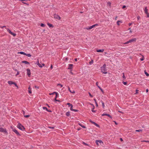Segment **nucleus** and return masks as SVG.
Masks as SVG:
<instances>
[{
    "instance_id": "f257e3e1",
    "label": "nucleus",
    "mask_w": 149,
    "mask_h": 149,
    "mask_svg": "<svg viewBox=\"0 0 149 149\" xmlns=\"http://www.w3.org/2000/svg\"><path fill=\"white\" fill-rule=\"evenodd\" d=\"M106 65L104 64L101 67V70L102 72L104 74L107 73V71L106 69Z\"/></svg>"
},
{
    "instance_id": "f03ea898",
    "label": "nucleus",
    "mask_w": 149,
    "mask_h": 149,
    "mask_svg": "<svg viewBox=\"0 0 149 149\" xmlns=\"http://www.w3.org/2000/svg\"><path fill=\"white\" fill-rule=\"evenodd\" d=\"M17 127L18 128H19L21 130H24L25 129L24 127L20 123L18 124Z\"/></svg>"
},
{
    "instance_id": "7ed1b4c3",
    "label": "nucleus",
    "mask_w": 149,
    "mask_h": 149,
    "mask_svg": "<svg viewBox=\"0 0 149 149\" xmlns=\"http://www.w3.org/2000/svg\"><path fill=\"white\" fill-rule=\"evenodd\" d=\"M136 40V38H134L132 39L129 40L127 41V42H125L124 43V44H127L129 43L132 42H135Z\"/></svg>"
},
{
    "instance_id": "20e7f679",
    "label": "nucleus",
    "mask_w": 149,
    "mask_h": 149,
    "mask_svg": "<svg viewBox=\"0 0 149 149\" xmlns=\"http://www.w3.org/2000/svg\"><path fill=\"white\" fill-rule=\"evenodd\" d=\"M96 144L98 146H99L100 145H101L102 143H103L102 141L98 140H96Z\"/></svg>"
},
{
    "instance_id": "39448f33",
    "label": "nucleus",
    "mask_w": 149,
    "mask_h": 149,
    "mask_svg": "<svg viewBox=\"0 0 149 149\" xmlns=\"http://www.w3.org/2000/svg\"><path fill=\"white\" fill-rule=\"evenodd\" d=\"M0 132H3V133H4L5 134L7 133L6 130L4 128L1 127L0 128Z\"/></svg>"
},
{
    "instance_id": "423d86ee",
    "label": "nucleus",
    "mask_w": 149,
    "mask_h": 149,
    "mask_svg": "<svg viewBox=\"0 0 149 149\" xmlns=\"http://www.w3.org/2000/svg\"><path fill=\"white\" fill-rule=\"evenodd\" d=\"M7 30L8 32L10 33L11 35L13 36H15L16 34L15 33H14L12 32L10 30L8 29H6Z\"/></svg>"
},
{
    "instance_id": "0eeeda50",
    "label": "nucleus",
    "mask_w": 149,
    "mask_h": 149,
    "mask_svg": "<svg viewBox=\"0 0 149 149\" xmlns=\"http://www.w3.org/2000/svg\"><path fill=\"white\" fill-rule=\"evenodd\" d=\"M27 71V74L28 75V77H30L31 74V72L30 70L29 69H27L26 70Z\"/></svg>"
},
{
    "instance_id": "6e6552de",
    "label": "nucleus",
    "mask_w": 149,
    "mask_h": 149,
    "mask_svg": "<svg viewBox=\"0 0 149 149\" xmlns=\"http://www.w3.org/2000/svg\"><path fill=\"white\" fill-rule=\"evenodd\" d=\"M8 84H10V85H12L13 84H14V85H15V86H17V84H16L15 83V82L12 81H8Z\"/></svg>"
},
{
    "instance_id": "1a4fd4ad",
    "label": "nucleus",
    "mask_w": 149,
    "mask_h": 149,
    "mask_svg": "<svg viewBox=\"0 0 149 149\" xmlns=\"http://www.w3.org/2000/svg\"><path fill=\"white\" fill-rule=\"evenodd\" d=\"M54 17L55 18L59 20L60 19H61L60 17L57 15H54Z\"/></svg>"
},
{
    "instance_id": "9d476101",
    "label": "nucleus",
    "mask_w": 149,
    "mask_h": 149,
    "mask_svg": "<svg viewBox=\"0 0 149 149\" xmlns=\"http://www.w3.org/2000/svg\"><path fill=\"white\" fill-rule=\"evenodd\" d=\"M73 65L72 64H69L68 65V69H71L73 68Z\"/></svg>"
},
{
    "instance_id": "9b49d317",
    "label": "nucleus",
    "mask_w": 149,
    "mask_h": 149,
    "mask_svg": "<svg viewBox=\"0 0 149 149\" xmlns=\"http://www.w3.org/2000/svg\"><path fill=\"white\" fill-rule=\"evenodd\" d=\"M90 121L91 123L93 124H94L96 126H97V127H99V125L98 124H97L96 123H95V122L92 121L91 120H90Z\"/></svg>"
},
{
    "instance_id": "f8f14e48",
    "label": "nucleus",
    "mask_w": 149,
    "mask_h": 149,
    "mask_svg": "<svg viewBox=\"0 0 149 149\" xmlns=\"http://www.w3.org/2000/svg\"><path fill=\"white\" fill-rule=\"evenodd\" d=\"M108 116L111 118H112L110 116V115L108 114L103 113L102 115V116Z\"/></svg>"
},
{
    "instance_id": "ddd939ff",
    "label": "nucleus",
    "mask_w": 149,
    "mask_h": 149,
    "mask_svg": "<svg viewBox=\"0 0 149 149\" xmlns=\"http://www.w3.org/2000/svg\"><path fill=\"white\" fill-rule=\"evenodd\" d=\"M13 131L17 134V135L19 134V132L16 129H13Z\"/></svg>"
},
{
    "instance_id": "4468645a",
    "label": "nucleus",
    "mask_w": 149,
    "mask_h": 149,
    "mask_svg": "<svg viewBox=\"0 0 149 149\" xmlns=\"http://www.w3.org/2000/svg\"><path fill=\"white\" fill-rule=\"evenodd\" d=\"M104 51V49H99L97 50V52H103Z\"/></svg>"
},
{
    "instance_id": "2eb2a0df",
    "label": "nucleus",
    "mask_w": 149,
    "mask_h": 149,
    "mask_svg": "<svg viewBox=\"0 0 149 149\" xmlns=\"http://www.w3.org/2000/svg\"><path fill=\"white\" fill-rule=\"evenodd\" d=\"M42 108L43 109L46 110L48 112H51V111H49V110H48L46 107H42Z\"/></svg>"
},
{
    "instance_id": "dca6fc26",
    "label": "nucleus",
    "mask_w": 149,
    "mask_h": 149,
    "mask_svg": "<svg viewBox=\"0 0 149 149\" xmlns=\"http://www.w3.org/2000/svg\"><path fill=\"white\" fill-rule=\"evenodd\" d=\"M68 89L69 91H70V93H75V92L74 91H71V90H70V88L69 87H68Z\"/></svg>"
},
{
    "instance_id": "f3484780",
    "label": "nucleus",
    "mask_w": 149,
    "mask_h": 149,
    "mask_svg": "<svg viewBox=\"0 0 149 149\" xmlns=\"http://www.w3.org/2000/svg\"><path fill=\"white\" fill-rule=\"evenodd\" d=\"M98 26V24H95L91 26V28H93L96 26Z\"/></svg>"
},
{
    "instance_id": "a211bd4d",
    "label": "nucleus",
    "mask_w": 149,
    "mask_h": 149,
    "mask_svg": "<svg viewBox=\"0 0 149 149\" xmlns=\"http://www.w3.org/2000/svg\"><path fill=\"white\" fill-rule=\"evenodd\" d=\"M28 91L29 93H32L30 87L28 88Z\"/></svg>"
},
{
    "instance_id": "6ab92c4d",
    "label": "nucleus",
    "mask_w": 149,
    "mask_h": 149,
    "mask_svg": "<svg viewBox=\"0 0 149 149\" xmlns=\"http://www.w3.org/2000/svg\"><path fill=\"white\" fill-rule=\"evenodd\" d=\"M58 93H56V96L55 97V100L56 101H58V100H57L56 99L58 97Z\"/></svg>"
},
{
    "instance_id": "aec40b11",
    "label": "nucleus",
    "mask_w": 149,
    "mask_h": 149,
    "mask_svg": "<svg viewBox=\"0 0 149 149\" xmlns=\"http://www.w3.org/2000/svg\"><path fill=\"white\" fill-rule=\"evenodd\" d=\"M148 10L147 9V7H146L145 8V9H144V12H145V13H148Z\"/></svg>"
},
{
    "instance_id": "412c9836",
    "label": "nucleus",
    "mask_w": 149,
    "mask_h": 149,
    "mask_svg": "<svg viewBox=\"0 0 149 149\" xmlns=\"http://www.w3.org/2000/svg\"><path fill=\"white\" fill-rule=\"evenodd\" d=\"M79 124L80 126L82 128H86V127L85 126L82 125L81 124L79 123Z\"/></svg>"
},
{
    "instance_id": "4be33fe9",
    "label": "nucleus",
    "mask_w": 149,
    "mask_h": 149,
    "mask_svg": "<svg viewBox=\"0 0 149 149\" xmlns=\"http://www.w3.org/2000/svg\"><path fill=\"white\" fill-rule=\"evenodd\" d=\"M22 63H24L25 64H29V63L27 62V61H22Z\"/></svg>"
},
{
    "instance_id": "5701e85b",
    "label": "nucleus",
    "mask_w": 149,
    "mask_h": 149,
    "mask_svg": "<svg viewBox=\"0 0 149 149\" xmlns=\"http://www.w3.org/2000/svg\"><path fill=\"white\" fill-rule=\"evenodd\" d=\"M120 23H122V22L120 21H118L117 22V24H118V25H119L120 24Z\"/></svg>"
},
{
    "instance_id": "b1692460",
    "label": "nucleus",
    "mask_w": 149,
    "mask_h": 149,
    "mask_svg": "<svg viewBox=\"0 0 149 149\" xmlns=\"http://www.w3.org/2000/svg\"><path fill=\"white\" fill-rule=\"evenodd\" d=\"M20 53L21 54H24V55H25L26 54V53H25V52H19L18 53Z\"/></svg>"
},
{
    "instance_id": "393cba45",
    "label": "nucleus",
    "mask_w": 149,
    "mask_h": 149,
    "mask_svg": "<svg viewBox=\"0 0 149 149\" xmlns=\"http://www.w3.org/2000/svg\"><path fill=\"white\" fill-rule=\"evenodd\" d=\"M86 29H87V30H90V29H91L92 28H91V26H88V27H86Z\"/></svg>"
},
{
    "instance_id": "a878e982",
    "label": "nucleus",
    "mask_w": 149,
    "mask_h": 149,
    "mask_svg": "<svg viewBox=\"0 0 149 149\" xmlns=\"http://www.w3.org/2000/svg\"><path fill=\"white\" fill-rule=\"evenodd\" d=\"M66 115L67 116H69L70 115V113L69 112H67L66 113Z\"/></svg>"
},
{
    "instance_id": "bb28decb",
    "label": "nucleus",
    "mask_w": 149,
    "mask_h": 149,
    "mask_svg": "<svg viewBox=\"0 0 149 149\" xmlns=\"http://www.w3.org/2000/svg\"><path fill=\"white\" fill-rule=\"evenodd\" d=\"M25 55H26V56H27L28 57H31V54H27L26 53V54Z\"/></svg>"
},
{
    "instance_id": "cd10ccee",
    "label": "nucleus",
    "mask_w": 149,
    "mask_h": 149,
    "mask_svg": "<svg viewBox=\"0 0 149 149\" xmlns=\"http://www.w3.org/2000/svg\"><path fill=\"white\" fill-rule=\"evenodd\" d=\"M93 63V60H92L91 61L89 62V63L90 65H91Z\"/></svg>"
},
{
    "instance_id": "c85d7f7f",
    "label": "nucleus",
    "mask_w": 149,
    "mask_h": 149,
    "mask_svg": "<svg viewBox=\"0 0 149 149\" xmlns=\"http://www.w3.org/2000/svg\"><path fill=\"white\" fill-rule=\"evenodd\" d=\"M144 72L146 76H149V74L147 72H146V71H144Z\"/></svg>"
},
{
    "instance_id": "c756f323",
    "label": "nucleus",
    "mask_w": 149,
    "mask_h": 149,
    "mask_svg": "<svg viewBox=\"0 0 149 149\" xmlns=\"http://www.w3.org/2000/svg\"><path fill=\"white\" fill-rule=\"evenodd\" d=\"M123 78L124 79H125L126 78H125V74H124V73H123Z\"/></svg>"
},
{
    "instance_id": "7c9ffc66",
    "label": "nucleus",
    "mask_w": 149,
    "mask_h": 149,
    "mask_svg": "<svg viewBox=\"0 0 149 149\" xmlns=\"http://www.w3.org/2000/svg\"><path fill=\"white\" fill-rule=\"evenodd\" d=\"M37 65L40 67L42 68V66L41 64H40L39 63H38Z\"/></svg>"
},
{
    "instance_id": "2f4dec72",
    "label": "nucleus",
    "mask_w": 149,
    "mask_h": 149,
    "mask_svg": "<svg viewBox=\"0 0 149 149\" xmlns=\"http://www.w3.org/2000/svg\"><path fill=\"white\" fill-rule=\"evenodd\" d=\"M67 104L68 105L69 107H72V105L71 104L69 103H67Z\"/></svg>"
},
{
    "instance_id": "473e14b6",
    "label": "nucleus",
    "mask_w": 149,
    "mask_h": 149,
    "mask_svg": "<svg viewBox=\"0 0 149 149\" xmlns=\"http://www.w3.org/2000/svg\"><path fill=\"white\" fill-rule=\"evenodd\" d=\"M45 25L41 23L40 24V26L42 27H44L45 26Z\"/></svg>"
},
{
    "instance_id": "72a5a7b5",
    "label": "nucleus",
    "mask_w": 149,
    "mask_h": 149,
    "mask_svg": "<svg viewBox=\"0 0 149 149\" xmlns=\"http://www.w3.org/2000/svg\"><path fill=\"white\" fill-rule=\"evenodd\" d=\"M47 25L49 26V27H52V25L50 24H49V23H47Z\"/></svg>"
},
{
    "instance_id": "f704fd0d",
    "label": "nucleus",
    "mask_w": 149,
    "mask_h": 149,
    "mask_svg": "<svg viewBox=\"0 0 149 149\" xmlns=\"http://www.w3.org/2000/svg\"><path fill=\"white\" fill-rule=\"evenodd\" d=\"M107 5L108 6H110L111 5V3L110 2H108L107 3Z\"/></svg>"
},
{
    "instance_id": "c9c22d12",
    "label": "nucleus",
    "mask_w": 149,
    "mask_h": 149,
    "mask_svg": "<svg viewBox=\"0 0 149 149\" xmlns=\"http://www.w3.org/2000/svg\"><path fill=\"white\" fill-rule=\"evenodd\" d=\"M98 87L99 88V89L100 90L103 92V91L102 89L99 86H98Z\"/></svg>"
},
{
    "instance_id": "e433bc0d",
    "label": "nucleus",
    "mask_w": 149,
    "mask_h": 149,
    "mask_svg": "<svg viewBox=\"0 0 149 149\" xmlns=\"http://www.w3.org/2000/svg\"><path fill=\"white\" fill-rule=\"evenodd\" d=\"M141 142H149V141H145V140H143V141H141Z\"/></svg>"
},
{
    "instance_id": "4c0bfd02",
    "label": "nucleus",
    "mask_w": 149,
    "mask_h": 149,
    "mask_svg": "<svg viewBox=\"0 0 149 149\" xmlns=\"http://www.w3.org/2000/svg\"><path fill=\"white\" fill-rule=\"evenodd\" d=\"M29 116H30V115H29L24 116V117L25 118H28V117H29Z\"/></svg>"
},
{
    "instance_id": "58836bf2",
    "label": "nucleus",
    "mask_w": 149,
    "mask_h": 149,
    "mask_svg": "<svg viewBox=\"0 0 149 149\" xmlns=\"http://www.w3.org/2000/svg\"><path fill=\"white\" fill-rule=\"evenodd\" d=\"M102 106H103V108H104V103L103 102H102Z\"/></svg>"
},
{
    "instance_id": "ea45409f",
    "label": "nucleus",
    "mask_w": 149,
    "mask_h": 149,
    "mask_svg": "<svg viewBox=\"0 0 149 149\" xmlns=\"http://www.w3.org/2000/svg\"><path fill=\"white\" fill-rule=\"evenodd\" d=\"M57 85V86H61V87H63V85H62L61 84H58Z\"/></svg>"
},
{
    "instance_id": "a19ab883",
    "label": "nucleus",
    "mask_w": 149,
    "mask_h": 149,
    "mask_svg": "<svg viewBox=\"0 0 149 149\" xmlns=\"http://www.w3.org/2000/svg\"><path fill=\"white\" fill-rule=\"evenodd\" d=\"M135 131L136 132H141V131H142V130H135Z\"/></svg>"
},
{
    "instance_id": "79ce46f5",
    "label": "nucleus",
    "mask_w": 149,
    "mask_h": 149,
    "mask_svg": "<svg viewBox=\"0 0 149 149\" xmlns=\"http://www.w3.org/2000/svg\"><path fill=\"white\" fill-rule=\"evenodd\" d=\"M88 94L90 95V97H93V95H92L90 93H88Z\"/></svg>"
},
{
    "instance_id": "37998d69",
    "label": "nucleus",
    "mask_w": 149,
    "mask_h": 149,
    "mask_svg": "<svg viewBox=\"0 0 149 149\" xmlns=\"http://www.w3.org/2000/svg\"><path fill=\"white\" fill-rule=\"evenodd\" d=\"M123 83L125 85H126L127 84L126 82H124V81L123 82Z\"/></svg>"
},
{
    "instance_id": "c03bdc74",
    "label": "nucleus",
    "mask_w": 149,
    "mask_h": 149,
    "mask_svg": "<svg viewBox=\"0 0 149 149\" xmlns=\"http://www.w3.org/2000/svg\"><path fill=\"white\" fill-rule=\"evenodd\" d=\"M70 109L71 110L73 111V109H72L73 106L72 107H70Z\"/></svg>"
},
{
    "instance_id": "a18cd8bd",
    "label": "nucleus",
    "mask_w": 149,
    "mask_h": 149,
    "mask_svg": "<svg viewBox=\"0 0 149 149\" xmlns=\"http://www.w3.org/2000/svg\"><path fill=\"white\" fill-rule=\"evenodd\" d=\"M73 111H74V112H77V111H78V110H77L74 109H73Z\"/></svg>"
},
{
    "instance_id": "49530a36",
    "label": "nucleus",
    "mask_w": 149,
    "mask_h": 149,
    "mask_svg": "<svg viewBox=\"0 0 149 149\" xmlns=\"http://www.w3.org/2000/svg\"><path fill=\"white\" fill-rule=\"evenodd\" d=\"M140 16H138L137 17V19L138 20H139L140 19Z\"/></svg>"
},
{
    "instance_id": "de8ad7c7",
    "label": "nucleus",
    "mask_w": 149,
    "mask_h": 149,
    "mask_svg": "<svg viewBox=\"0 0 149 149\" xmlns=\"http://www.w3.org/2000/svg\"><path fill=\"white\" fill-rule=\"evenodd\" d=\"M19 72H17V74L16 75V76H17V75H19Z\"/></svg>"
},
{
    "instance_id": "09e8293b",
    "label": "nucleus",
    "mask_w": 149,
    "mask_h": 149,
    "mask_svg": "<svg viewBox=\"0 0 149 149\" xmlns=\"http://www.w3.org/2000/svg\"><path fill=\"white\" fill-rule=\"evenodd\" d=\"M146 14L147 15V17H149V14L148 13H146Z\"/></svg>"
},
{
    "instance_id": "8fccbe9b",
    "label": "nucleus",
    "mask_w": 149,
    "mask_h": 149,
    "mask_svg": "<svg viewBox=\"0 0 149 149\" xmlns=\"http://www.w3.org/2000/svg\"><path fill=\"white\" fill-rule=\"evenodd\" d=\"M138 91H139V90H136V93L137 94V93H138Z\"/></svg>"
},
{
    "instance_id": "3c124183",
    "label": "nucleus",
    "mask_w": 149,
    "mask_h": 149,
    "mask_svg": "<svg viewBox=\"0 0 149 149\" xmlns=\"http://www.w3.org/2000/svg\"><path fill=\"white\" fill-rule=\"evenodd\" d=\"M144 59L143 57L142 58H141L140 59V60L141 61H143L144 60Z\"/></svg>"
},
{
    "instance_id": "603ef678",
    "label": "nucleus",
    "mask_w": 149,
    "mask_h": 149,
    "mask_svg": "<svg viewBox=\"0 0 149 149\" xmlns=\"http://www.w3.org/2000/svg\"><path fill=\"white\" fill-rule=\"evenodd\" d=\"M83 144L85 145H86V146H87L88 145V144L86 143H85L84 142H83Z\"/></svg>"
},
{
    "instance_id": "864d4df0",
    "label": "nucleus",
    "mask_w": 149,
    "mask_h": 149,
    "mask_svg": "<svg viewBox=\"0 0 149 149\" xmlns=\"http://www.w3.org/2000/svg\"><path fill=\"white\" fill-rule=\"evenodd\" d=\"M49 128H51V129H54V127H48Z\"/></svg>"
},
{
    "instance_id": "5fc2aeb1",
    "label": "nucleus",
    "mask_w": 149,
    "mask_h": 149,
    "mask_svg": "<svg viewBox=\"0 0 149 149\" xmlns=\"http://www.w3.org/2000/svg\"><path fill=\"white\" fill-rule=\"evenodd\" d=\"M126 6H123L122 8H123V9H124V8H126Z\"/></svg>"
},
{
    "instance_id": "6e6d98bb",
    "label": "nucleus",
    "mask_w": 149,
    "mask_h": 149,
    "mask_svg": "<svg viewBox=\"0 0 149 149\" xmlns=\"http://www.w3.org/2000/svg\"><path fill=\"white\" fill-rule=\"evenodd\" d=\"M98 82H96V85L97 86H98Z\"/></svg>"
},
{
    "instance_id": "4d7b16f0",
    "label": "nucleus",
    "mask_w": 149,
    "mask_h": 149,
    "mask_svg": "<svg viewBox=\"0 0 149 149\" xmlns=\"http://www.w3.org/2000/svg\"><path fill=\"white\" fill-rule=\"evenodd\" d=\"M56 93H56V92H54L53 93H52V94H55L56 95Z\"/></svg>"
},
{
    "instance_id": "13d9d810",
    "label": "nucleus",
    "mask_w": 149,
    "mask_h": 149,
    "mask_svg": "<svg viewBox=\"0 0 149 149\" xmlns=\"http://www.w3.org/2000/svg\"><path fill=\"white\" fill-rule=\"evenodd\" d=\"M4 27H6V26H1V28L2 29L3 28H4Z\"/></svg>"
},
{
    "instance_id": "bf43d9fd",
    "label": "nucleus",
    "mask_w": 149,
    "mask_h": 149,
    "mask_svg": "<svg viewBox=\"0 0 149 149\" xmlns=\"http://www.w3.org/2000/svg\"><path fill=\"white\" fill-rule=\"evenodd\" d=\"M132 24V23H130L129 24V26H130Z\"/></svg>"
},
{
    "instance_id": "052dcab7",
    "label": "nucleus",
    "mask_w": 149,
    "mask_h": 149,
    "mask_svg": "<svg viewBox=\"0 0 149 149\" xmlns=\"http://www.w3.org/2000/svg\"><path fill=\"white\" fill-rule=\"evenodd\" d=\"M95 103L96 104V106L97 107H98V104H97V102H95Z\"/></svg>"
},
{
    "instance_id": "680f3d73",
    "label": "nucleus",
    "mask_w": 149,
    "mask_h": 149,
    "mask_svg": "<svg viewBox=\"0 0 149 149\" xmlns=\"http://www.w3.org/2000/svg\"><path fill=\"white\" fill-rule=\"evenodd\" d=\"M120 139L121 141H123V139L121 138H120Z\"/></svg>"
},
{
    "instance_id": "e2e57ef3",
    "label": "nucleus",
    "mask_w": 149,
    "mask_h": 149,
    "mask_svg": "<svg viewBox=\"0 0 149 149\" xmlns=\"http://www.w3.org/2000/svg\"><path fill=\"white\" fill-rule=\"evenodd\" d=\"M52 69L53 68V66H52V65L51 66V67H50Z\"/></svg>"
},
{
    "instance_id": "0e129e2a",
    "label": "nucleus",
    "mask_w": 149,
    "mask_h": 149,
    "mask_svg": "<svg viewBox=\"0 0 149 149\" xmlns=\"http://www.w3.org/2000/svg\"><path fill=\"white\" fill-rule=\"evenodd\" d=\"M94 100L95 101V103L97 102L96 100V99H94Z\"/></svg>"
},
{
    "instance_id": "69168bd1",
    "label": "nucleus",
    "mask_w": 149,
    "mask_h": 149,
    "mask_svg": "<svg viewBox=\"0 0 149 149\" xmlns=\"http://www.w3.org/2000/svg\"><path fill=\"white\" fill-rule=\"evenodd\" d=\"M148 89H147L146 90V92H148Z\"/></svg>"
},
{
    "instance_id": "338daca9",
    "label": "nucleus",
    "mask_w": 149,
    "mask_h": 149,
    "mask_svg": "<svg viewBox=\"0 0 149 149\" xmlns=\"http://www.w3.org/2000/svg\"><path fill=\"white\" fill-rule=\"evenodd\" d=\"M114 122L115 123V124L116 125H117V123L116 122V121H114Z\"/></svg>"
},
{
    "instance_id": "774afa93",
    "label": "nucleus",
    "mask_w": 149,
    "mask_h": 149,
    "mask_svg": "<svg viewBox=\"0 0 149 149\" xmlns=\"http://www.w3.org/2000/svg\"><path fill=\"white\" fill-rule=\"evenodd\" d=\"M74 60H75V61H77V58H75V59Z\"/></svg>"
}]
</instances>
